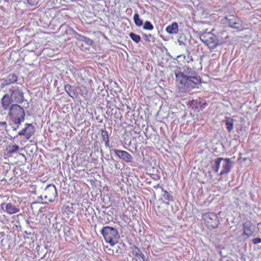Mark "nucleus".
Wrapping results in <instances>:
<instances>
[{
    "label": "nucleus",
    "instance_id": "nucleus-1",
    "mask_svg": "<svg viewBox=\"0 0 261 261\" xmlns=\"http://www.w3.org/2000/svg\"><path fill=\"white\" fill-rule=\"evenodd\" d=\"M8 115L11 121L16 124V127L13 128V130H16L21 123L24 120V110L18 104H12L9 109Z\"/></svg>",
    "mask_w": 261,
    "mask_h": 261
},
{
    "label": "nucleus",
    "instance_id": "nucleus-2",
    "mask_svg": "<svg viewBox=\"0 0 261 261\" xmlns=\"http://www.w3.org/2000/svg\"><path fill=\"white\" fill-rule=\"evenodd\" d=\"M101 232L105 241L109 243L111 246H114L118 242L120 236L116 228L107 226L103 227Z\"/></svg>",
    "mask_w": 261,
    "mask_h": 261
},
{
    "label": "nucleus",
    "instance_id": "nucleus-3",
    "mask_svg": "<svg viewBox=\"0 0 261 261\" xmlns=\"http://www.w3.org/2000/svg\"><path fill=\"white\" fill-rule=\"evenodd\" d=\"M215 171L216 172H218L219 169L222 168L220 172V175H224L228 173L232 167L231 162L228 159H224L222 158H217L215 160Z\"/></svg>",
    "mask_w": 261,
    "mask_h": 261
},
{
    "label": "nucleus",
    "instance_id": "nucleus-4",
    "mask_svg": "<svg viewBox=\"0 0 261 261\" xmlns=\"http://www.w3.org/2000/svg\"><path fill=\"white\" fill-rule=\"evenodd\" d=\"M222 21L223 23L228 24V26L232 29H237L239 31L243 30L242 21L234 15L226 16L222 19Z\"/></svg>",
    "mask_w": 261,
    "mask_h": 261
},
{
    "label": "nucleus",
    "instance_id": "nucleus-5",
    "mask_svg": "<svg viewBox=\"0 0 261 261\" xmlns=\"http://www.w3.org/2000/svg\"><path fill=\"white\" fill-rule=\"evenodd\" d=\"M11 93L10 96L14 102L17 103H21L24 101L23 93L21 88L17 85H13L9 88Z\"/></svg>",
    "mask_w": 261,
    "mask_h": 261
},
{
    "label": "nucleus",
    "instance_id": "nucleus-6",
    "mask_svg": "<svg viewBox=\"0 0 261 261\" xmlns=\"http://www.w3.org/2000/svg\"><path fill=\"white\" fill-rule=\"evenodd\" d=\"M57 196L58 194L56 186L53 184L48 185L44 190V199L53 202L55 201Z\"/></svg>",
    "mask_w": 261,
    "mask_h": 261
},
{
    "label": "nucleus",
    "instance_id": "nucleus-7",
    "mask_svg": "<svg viewBox=\"0 0 261 261\" xmlns=\"http://www.w3.org/2000/svg\"><path fill=\"white\" fill-rule=\"evenodd\" d=\"M176 81L178 83V87L185 91L188 90V76L185 75L181 72L175 73Z\"/></svg>",
    "mask_w": 261,
    "mask_h": 261
},
{
    "label": "nucleus",
    "instance_id": "nucleus-8",
    "mask_svg": "<svg viewBox=\"0 0 261 261\" xmlns=\"http://www.w3.org/2000/svg\"><path fill=\"white\" fill-rule=\"evenodd\" d=\"M25 125V128L18 132V135L24 136L29 139L35 134L36 129L31 123H26Z\"/></svg>",
    "mask_w": 261,
    "mask_h": 261
},
{
    "label": "nucleus",
    "instance_id": "nucleus-9",
    "mask_svg": "<svg viewBox=\"0 0 261 261\" xmlns=\"http://www.w3.org/2000/svg\"><path fill=\"white\" fill-rule=\"evenodd\" d=\"M115 154L121 160L126 163H131L133 162V158L132 155L128 152L119 149L114 150Z\"/></svg>",
    "mask_w": 261,
    "mask_h": 261
},
{
    "label": "nucleus",
    "instance_id": "nucleus-10",
    "mask_svg": "<svg viewBox=\"0 0 261 261\" xmlns=\"http://www.w3.org/2000/svg\"><path fill=\"white\" fill-rule=\"evenodd\" d=\"M130 253L134 256L136 261H144L145 259L144 254L141 251L139 248L136 245L130 247Z\"/></svg>",
    "mask_w": 261,
    "mask_h": 261
},
{
    "label": "nucleus",
    "instance_id": "nucleus-11",
    "mask_svg": "<svg viewBox=\"0 0 261 261\" xmlns=\"http://www.w3.org/2000/svg\"><path fill=\"white\" fill-rule=\"evenodd\" d=\"M18 77L15 74H10L6 79L2 80L0 88L4 89L6 86L16 83Z\"/></svg>",
    "mask_w": 261,
    "mask_h": 261
},
{
    "label": "nucleus",
    "instance_id": "nucleus-12",
    "mask_svg": "<svg viewBox=\"0 0 261 261\" xmlns=\"http://www.w3.org/2000/svg\"><path fill=\"white\" fill-rule=\"evenodd\" d=\"M13 101L10 95L8 93H6L1 99V104L4 110H9Z\"/></svg>",
    "mask_w": 261,
    "mask_h": 261
},
{
    "label": "nucleus",
    "instance_id": "nucleus-13",
    "mask_svg": "<svg viewBox=\"0 0 261 261\" xmlns=\"http://www.w3.org/2000/svg\"><path fill=\"white\" fill-rule=\"evenodd\" d=\"M201 83L200 77L197 76H188V90L194 89L197 87V85Z\"/></svg>",
    "mask_w": 261,
    "mask_h": 261
},
{
    "label": "nucleus",
    "instance_id": "nucleus-14",
    "mask_svg": "<svg viewBox=\"0 0 261 261\" xmlns=\"http://www.w3.org/2000/svg\"><path fill=\"white\" fill-rule=\"evenodd\" d=\"M243 234L247 236L248 238L252 234L254 228L250 221H247L243 223Z\"/></svg>",
    "mask_w": 261,
    "mask_h": 261
},
{
    "label": "nucleus",
    "instance_id": "nucleus-15",
    "mask_svg": "<svg viewBox=\"0 0 261 261\" xmlns=\"http://www.w3.org/2000/svg\"><path fill=\"white\" fill-rule=\"evenodd\" d=\"M166 31L170 34H177L178 32L177 23L174 22L171 24L168 25L166 28Z\"/></svg>",
    "mask_w": 261,
    "mask_h": 261
},
{
    "label": "nucleus",
    "instance_id": "nucleus-16",
    "mask_svg": "<svg viewBox=\"0 0 261 261\" xmlns=\"http://www.w3.org/2000/svg\"><path fill=\"white\" fill-rule=\"evenodd\" d=\"M6 211L9 214H13L18 213L19 209L11 203H8L6 205Z\"/></svg>",
    "mask_w": 261,
    "mask_h": 261
},
{
    "label": "nucleus",
    "instance_id": "nucleus-17",
    "mask_svg": "<svg viewBox=\"0 0 261 261\" xmlns=\"http://www.w3.org/2000/svg\"><path fill=\"white\" fill-rule=\"evenodd\" d=\"M224 121L227 130L230 132L233 128V119L230 117H226Z\"/></svg>",
    "mask_w": 261,
    "mask_h": 261
},
{
    "label": "nucleus",
    "instance_id": "nucleus-18",
    "mask_svg": "<svg viewBox=\"0 0 261 261\" xmlns=\"http://www.w3.org/2000/svg\"><path fill=\"white\" fill-rule=\"evenodd\" d=\"M101 136L102 140L105 141V146L106 147H109L110 144L108 132L106 130H101Z\"/></svg>",
    "mask_w": 261,
    "mask_h": 261
},
{
    "label": "nucleus",
    "instance_id": "nucleus-19",
    "mask_svg": "<svg viewBox=\"0 0 261 261\" xmlns=\"http://www.w3.org/2000/svg\"><path fill=\"white\" fill-rule=\"evenodd\" d=\"M114 206H115L116 210L119 212L122 211L125 206L124 202H122L121 203L119 200L114 202Z\"/></svg>",
    "mask_w": 261,
    "mask_h": 261
},
{
    "label": "nucleus",
    "instance_id": "nucleus-20",
    "mask_svg": "<svg viewBox=\"0 0 261 261\" xmlns=\"http://www.w3.org/2000/svg\"><path fill=\"white\" fill-rule=\"evenodd\" d=\"M64 88L68 95L71 97H73L74 92L72 89V86L70 85L67 84L64 85Z\"/></svg>",
    "mask_w": 261,
    "mask_h": 261
},
{
    "label": "nucleus",
    "instance_id": "nucleus-21",
    "mask_svg": "<svg viewBox=\"0 0 261 261\" xmlns=\"http://www.w3.org/2000/svg\"><path fill=\"white\" fill-rule=\"evenodd\" d=\"M19 146L17 145H9L7 147V150L9 153H13L17 152L19 149Z\"/></svg>",
    "mask_w": 261,
    "mask_h": 261
},
{
    "label": "nucleus",
    "instance_id": "nucleus-22",
    "mask_svg": "<svg viewBox=\"0 0 261 261\" xmlns=\"http://www.w3.org/2000/svg\"><path fill=\"white\" fill-rule=\"evenodd\" d=\"M134 20L135 24L138 27H141L143 24L142 20L140 19L139 15L138 13L134 14Z\"/></svg>",
    "mask_w": 261,
    "mask_h": 261
},
{
    "label": "nucleus",
    "instance_id": "nucleus-23",
    "mask_svg": "<svg viewBox=\"0 0 261 261\" xmlns=\"http://www.w3.org/2000/svg\"><path fill=\"white\" fill-rule=\"evenodd\" d=\"M130 38L136 43H139L141 40V37L134 33H130L129 34Z\"/></svg>",
    "mask_w": 261,
    "mask_h": 261
},
{
    "label": "nucleus",
    "instance_id": "nucleus-24",
    "mask_svg": "<svg viewBox=\"0 0 261 261\" xmlns=\"http://www.w3.org/2000/svg\"><path fill=\"white\" fill-rule=\"evenodd\" d=\"M162 191L164 192L163 194V196L165 199L167 200L168 201H173V197L172 195H171L169 193H168L166 190H164L163 188H162Z\"/></svg>",
    "mask_w": 261,
    "mask_h": 261
},
{
    "label": "nucleus",
    "instance_id": "nucleus-25",
    "mask_svg": "<svg viewBox=\"0 0 261 261\" xmlns=\"http://www.w3.org/2000/svg\"><path fill=\"white\" fill-rule=\"evenodd\" d=\"M216 145L217 146L216 148H213V154L215 156H217L218 153L222 150L223 147L222 144L221 143H217Z\"/></svg>",
    "mask_w": 261,
    "mask_h": 261
},
{
    "label": "nucleus",
    "instance_id": "nucleus-26",
    "mask_svg": "<svg viewBox=\"0 0 261 261\" xmlns=\"http://www.w3.org/2000/svg\"><path fill=\"white\" fill-rule=\"evenodd\" d=\"M143 29L151 31L153 29V26L150 21H146L144 24Z\"/></svg>",
    "mask_w": 261,
    "mask_h": 261
},
{
    "label": "nucleus",
    "instance_id": "nucleus-27",
    "mask_svg": "<svg viewBox=\"0 0 261 261\" xmlns=\"http://www.w3.org/2000/svg\"><path fill=\"white\" fill-rule=\"evenodd\" d=\"M212 215L211 213H206L202 214V218L205 222H208V218L211 219V215Z\"/></svg>",
    "mask_w": 261,
    "mask_h": 261
},
{
    "label": "nucleus",
    "instance_id": "nucleus-28",
    "mask_svg": "<svg viewBox=\"0 0 261 261\" xmlns=\"http://www.w3.org/2000/svg\"><path fill=\"white\" fill-rule=\"evenodd\" d=\"M83 40L84 42H85L87 44H89V45L92 44L93 43V40H92L87 37H83Z\"/></svg>",
    "mask_w": 261,
    "mask_h": 261
},
{
    "label": "nucleus",
    "instance_id": "nucleus-29",
    "mask_svg": "<svg viewBox=\"0 0 261 261\" xmlns=\"http://www.w3.org/2000/svg\"><path fill=\"white\" fill-rule=\"evenodd\" d=\"M252 242L254 244H257L260 243H261V238H254L252 240Z\"/></svg>",
    "mask_w": 261,
    "mask_h": 261
},
{
    "label": "nucleus",
    "instance_id": "nucleus-30",
    "mask_svg": "<svg viewBox=\"0 0 261 261\" xmlns=\"http://www.w3.org/2000/svg\"><path fill=\"white\" fill-rule=\"evenodd\" d=\"M80 80L81 81V83L83 84L84 83L85 84H86L87 83H88V84H90V81L88 80V81H86L84 78L80 77Z\"/></svg>",
    "mask_w": 261,
    "mask_h": 261
},
{
    "label": "nucleus",
    "instance_id": "nucleus-31",
    "mask_svg": "<svg viewBox=\"0 0 261 261\" xmlns=\"http://www.w3.org/2000/svg\"><path fill=\"white\" fill-rule=\"evenodd\" d=\"M195 103V101L194 100H192L189 102L188 105H189L190 106H194Z\"/></svg>",
    "mask_w": 261,
    "mask_h": 261
},
{
    "label": "nucleus",
    "instance_id": "nucleus-32",
    "mask_svg": "<svg viewBox=\"0 0 261 261\" xmlns=\"http://www.w3.org/2000/svg\"><path fill=\"white\" fill-rule=\"evenodd\" d=\"M5 236V233L4 231L0 232V239L4 237Z\"/></svg>",
    "mask_w": 261,
    "mask_h": 261
},
{
    "label": "nucleus",
    "instance_id": "nucleus-33",
    "mask_svg": "<svg viewBox=\"0 0 261 261\" xmlns=\"http://www.w3.org/2000/svg\"><path fill=\"white\" fill-rule=\"evenodd\" d=\"M0 125L2 126H6L7 123L6 121L0 122Z\"/></svg>",
    "mask_w": 261,
    "mask_h": 261
},
{
    "label": "nucleus",
    "instance_id": "nucleus-34",
    "mask_svg": "<svg viewBox=\"0 0 261 261\" xmlns=\"http://www.w3.org/2000/svg\"><path fill=\"white\" fill-rule=\"evenodd\" d=\"M153 188H154V189L161 188L162 189V188H162V187L160 186V184H158V185H156V186H153Z\"/></svg>",
    "mask_w": 261,
    "mask_h": 261
},
{
    "label": "nucleus",
    "instance_id": "nucleus-35",
    "mask_svg": "<svg viewBox=\"0 0 261 261\" xmlns=\"http://www.w3.org/2000/svg\"><path fill=\"white\" fill-rule=\"evenodd\" d=\"M153 178L155 180H158L160 179V176L159 175H155V176H154Z\"/></svg>",
    "mask_w": 261,
    "mask_h": 261
},
{
    "label": "nucleus",
    "instance_id": "nucleus-36",
    "mask_svg": "<svg viewBox=\"0 0 261 261\" xmlns=\"http://www.w3.org/2000/svg\"><path fill=\"white\" fill-rule=\"evenodd\" d=\"M144 261H148V260L145 259Z\"/></svg>",
    "mask_w": 261,
    "mask_h": 261
},
{
    "label": "nucleus",
    "instance_id": "nucleus-37",
    "mask_svg": "<svg viewBox=\"0 0 261 261\" xmlns=\"http://www.w3.org/2000/svg\"><path fill=\"white\" fill-rule=\"evenodd\" d=\"M217 45V44H215L214 46H216Z\"/></svg>",
    "mask_w": 261,
    "mask_h": 261
},
{
    "label": "nucleus",
    "instance_id": "nucleus-38",
    "mask_svg": "<svg viewBox=\"0 0 261 261\" xmlns=\"http://www.w3.org/2000/svg\"><path fill=\"white\" fill-rule=\"evenodd\" d=\"M207 41H206H206H205V43H207Z\"/></svg>",
    "mask_w": 261,
    "mask_h": 261
}]
</instances>
